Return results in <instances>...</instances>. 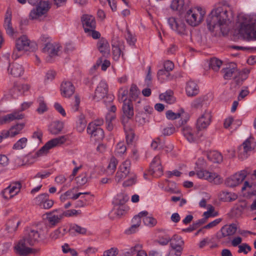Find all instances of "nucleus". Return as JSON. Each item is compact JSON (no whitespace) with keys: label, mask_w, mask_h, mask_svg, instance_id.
Returning a JSON list of instances; mask_svg holds the SVG:
<instances>
[{"label":"nucleus","mask_w":256,"mask_h":256,"mask_svg":"<svg viewBox=\"0 0 256 256\" xmlns=\"http://www.w3.org/2000/svg\"><path fill=\"white\" fill-rule=\"evenodd\" d=\"M149 172L156 177L160 176L163 174L161 161L158 155L156 156L150 163Z\"/></svg>","instance_id":"ddd939ff"},{"label":"nucleus","mask_w":256,"mask_h":256,"mask_svg":"<svg viewBox=\"0 0 256 256\" xmlns=\"http://www.w3.org/2000/svg\"><path fill=\"white\" fill-rule=\"evenodd\" d=\"M126 150V146L124 142H120L116 146V152L120 154H124Z\"/></svg>","instance_id":"e2e57ef3"},{"label":"nucleus","mask_w":256,"mask_h":256,"mask_svg":"<svg viewBox=\"0 0 256 256\" xmlns=\"http://www.w3.org/2000/svg\"><path fill=\"white\" fill-rule=\"evenodd\" d=\"M206 12L201 8H191L185 15L186 20L192 26L199 25L203 20Z\"/></svg>","instance_id":"39448f33"},{"label":"nucleus","mask_w":256,"mask_h":256,"mask_svg":"<svg viewBox=\"0 0 256 256\" xmlns=\"http://www.w3.org/2000/svg\"><path fill=\"white\" fill-rule=\"evenodd\" d=\"M140 94V92L138 90L137 86L134 84H132L130 88V98L133 100H138V102H140V100L138 98V96Z\"/></svg>","instance_id":"c03bdc74"},{"label":"nucleus","mask_w":256,"mask_h":256,"mask_svg":"<svg viewBox=\"0 0 256 256\" xmlns=\"http://www.w3.org/2000/svg\"><path fill=\"white\" fill-rule=\"evenodd\" d=\"M24 126V123H19L11 126L10 130H7L8 133V137H14L20 134Z\"/></svg>","instance_id":"7c9ffc66"},{"label":"nucleus","mask_w":256,"mask_h":256,"mask_svg":"<svg viewBox=\"0 0 256 256\" xmlns=\"http://www.w3.org/2000/svg\"><path fill=\"white\" fill-rule=\"evenodd\" d=\"M28 1L32 5L36 4L29 14L30 20L41 21L47 17L48 12L50 8L48 2L42 1V0H28Z\"/></svg>","instance_id":"f03ea898"},{"label":"nucleus","mask_w":256,"mask_h":256,"mask_svg":"<svg viewBox=\"0 0 256 256\" xmlns=\"http://www.w3.org/2000/svg\"><path fill=\"white\" fill-rule=\"evenodd\" d=\"M219 196L221 200L228 202L234 201L238 198L236 194L227 191L222 192L220 194Z\"/></svg>","instance_id":"72a5a7b5"},{"label":"nucleus","mask_w":256,"mask_h":256,"mask_svg":"<svg viewBox=\"0 0 256 256\" xmlns=\"http://www.w3.org/2000/svg\"><path fill=\"white\" fill-rule=\"evenodd\" d=\"M236 226L234 224L224 226L221 229L222 236L223 237L232 236L236 233Z\"/></svg>","instance_id":"2f4dec72"},{"label":"nucleus","mask_w":256,"mask_h":256,"mask_svg":"<svg viewBox=\"0 0 256 256\" xmlns=\"http://www.w3.org/2000/svg\"><path fill=\"white\" fill-rule=\"evenodd\" d=\"M222 72L224 74V78L225 80L234 78V77H237L239 74L236 64L234 63H232L228 66L223 68Z\"/></svg>","instance_id":"412c9836"},{"label":"nucleus","mask_w":256,"mask_h":256,"mask_svg":"<svg viewBox=\"0 0 256 256\" xmlns=\"http://www.w3.org/2000/svg\"><path fill=\"white\" fill-rule=\"evenodd\" d=\"M124 118L122 120L123 124H125V118L131 119L134 115V105L131 99L125 98L122 107Z\"/></svg>","instance_id":"4468645a"},{"label":"nucleus","mask_w":256,"mask_h":256,"mask_svg":"<svg viewBox=\"0 0 256 256\" xmlns=\"http://www.w3.org/2000/svg\"><path fill=\"white\" fill-rule=\"evenodd\" d=\"M112 52L113 58L115 60H118L121 54V50L120 47L118 46H112Z\"/></svg>","instance_id":"4d7b16f0"},{"label":"nucleus","mask_w":256,"mask_h":256,"mask_svg":"<svg viewBox=\"0 0 256 256\" xmlns=\"http://www.w3.org/2000/svg\"><path fill=\"white\" fill-rule=\"evenodd\" d=\"M8 72L13 77L18 78L24 73V68L22 64L14 62L9 64Z\"/></svg>","instance_id":"4be33fe9"},{"label":"nucleus","mask_w":256,"mask_h":256,"mask_svg":"<svg viewBox=\"0 0 256 256\" xmlns=\"http://www.w3.org/2000/svg\"><path fill=\"white\" fill-rule=\"evenodd\" d=\"M24 117V114H22L20 111L16 110L4 116L0 120V123L4 124L10 122L14 120H22Z\"/></svg>","instance_id":"a878e982"},{"label":"nucleus","mask_w":256,"mask_h":256,"mask_svg":"<svg viewBox=\"0 0 256 256\" xmlns=\"http://www.w3.org/2000/svg\"><path fill=\"white\" fill-rule=\"evenodd\" d=\"M208 158L213 162L220 163L222 161V155L217 151H212L208 153Z\"/></svg>","instance_id":"e433bc0d"},{"label":"nucleus","mask_w":256,"mask_h":256,"mask_svg":"<svg viewBox=\"0 0 256 256\" xmlns=\"http://www.w3.org/2000/svg\"><path fill=\"white\" fill-rule=\"evenodd\" d=\"M64 124L62 122H54L49 126V131L54 134H58L62 130Z\"/></svg>","instance_id":"f704fd0d"},{"label":"nucleus","mask_w":256,"mask_h":256,"mask_svg":"<svg viewBox=\"0 0 256 256\" xmlns=\"http://www.w3.org/2000/svg\"><path fill=\"white\" fill-rule=\"evenodd\" d=\"M208 28L210 31H214V28H220L221 26L224 25L222 22L219 20V18L214 14V10H212L211 12L208 14L206 20Z\"/></svg>","instance_id":"f3484780"},{"label":"nucleus","mask_w":256,"mask_h":256,"mask_svg":"<svg viewBox=\"0 0 256 256\" xmlns=\"http://www.w3.org/2000/svg\"><path fill=\"white\" fill-rule=\"evenodd\" d=\"M108 86L104 81H101L98 86L94 96V99L98 101L105 98L108 94Z\"/></svg>","instance_id":"6ab92c4d"},{"label":"nucleus","mask_w":256,"mask_h":256,"mask_svg":"<svg viewBox=\"0 0 256 256\" xmlns=\"http://www.w3.org/2000/svg\"><path fill=\"white\" fill-rule=\"evenodd\" d=\"M124 128L126 134V142L128 144H130L132 143L134 138V132L131 128L127 126L126 124H124Z\"/></svg>","instance_id":"ea45409f"},{"label":"nucleus","mask_w":256,"mask_h":256,"mask_svg":"<svg viewBox=\"0 0 256 256\" xmlns=\"http://www.w3.org/2000/svg\"><path fill=\"white\" fill-rule=\"evenodd\" d=\"M212 118L211 112L206 110L197 120L196 126L198 130L206 128L211 122Z\"/></svg>","instance_id":"dca6fc26"},{"label":"nucleus","mask_w":256,"mask_h":256,"mask_svg":"<svg viewBox=\"0 0 256 256\" xmlns=\"http://www.w3.org/2000/svg\"><path fill=\"white\" fill-rule=\"evenodd\" d=\"M62 214L63 217L64 216H76L80 214V212L78 210H68L65 212H62Z\"/></svg>","instance_id":"052dcab7"},{"label":"nucleus","mask_w":256,"mask_h":256,"mask_svg":"<svg viewBox=\"0 0 256 256\" xmlns=\"http://www.w3.org/2000/svg\"><path fill=\"white\" fill-rule=\"evenodd\" d=\"M30 86L26 84H20L17 82H14L13 87L10 90V94L12 96L14 97L19 93H24L28 92L30 89Z\"/></svg>","instance_id":"b1692460"},{"label":"nucleus","mask_w":256,"mask_h":256,"mask_svg":"<svg viewBox=\"0 0 256 256\" xmlns=\"http://www.w3.org/2000/svg\"><path fill=\"white\" fill-rule=\"evenodd\" d=\"M118 254V250L116 248H111L110 249L104 252V256H116Z\"/></svg>","instance_id":"774afa93"},{"label":"nucleus","mask_w":256,"mask_h":256,"mask_svg":"<svg viewBox=\"0 0 256 256\" xmlns=\"http://www.w3.org/2000/svg\"><path fill=\"white\" fill-rule=\"evenodd\" d=\"M170 242L171 248L183 250L184 241L181 236L177 234H174L170 238Z\"/></svg>","instance_id":"cd10ccee"},{"label":"nucleus","mask_w":256,"mask_h":256,"mask_svg":"<svg viewBox=\"0 0 256 256\" xmlns=\"http://www.w3.org/2000/svg\"><path fill=\"white\" fill-rule=\"evenodd\" d=\"M239 33L245 40H256V16L250 20L242 22Z\"/></svg>","instance_id":"20e7f679"},{"label":"nucleus","mask_w":256,"mask_h":256,"mask_svg":"<svg viewBox=\"0 0 256 256\" xmlns=\"http://www.w3.org/2000/svg\"><path fill=\"white\" fill-rule=\"evenodd\" d=\"M170 242V238L168 236H164L156 240L155 242H157L162 246H166Z\"/></svg>","instance_id":"0e129e2a"},{"label":"nucleus","mask_w":256,"mask_h":256,"mask_svg":"<svg viewBox=\"0 0 256 256\" xmlns=\"http://www.w3.org/2000/svg\"><path fill=\"white\" fill-rule=\"evenodd\" d=\"M144 224L150 228L154 226L157 224L156 220L152 216H146L143 218Z\"/></svg>","instance_id":"5fc2aeb1"},{"label":"nucleus","mask_w":256,"mask_h":256,"mask_svg":"<svg viewBox=\"0 0 256 256\" xmlns=\"http://www.w3.org/2000/svg\"><path fill=\"white\" fill-rule=\"evenodd\" d=\"M97 48L99 51L104 54H109L110 46L108 41L104 38H100L98 42Z\"/></svg>","instance_id":"473e14b6"},{"label":"nucleus","mask_w":256,"mask_h":256,"mask_svg":"<svg viewBox=\"0 0 256 256\" xmlns=\"http://www.w3.org/2000/svg\"><path fill=\"white\" fill-rule=\"evenodd\" d=\"M66 140V136H63L49 140L36 152V156H40L46 154L50 149L54 147L60 146L65 142Z\"/></svg>","instance_id":"0eeeda50"},{"label":"nucleus","mask_w":256,"mask_h":256,"mask_svg":"<svg viewBox=\"0 0 256 256\" xmlns=\"http://www.w3.org/2000/svg\"><path fill=\"white\" fill-rule=\"evenodd\" d=\"M118 163V162L116 158L112 157L110 158V163L106 170L108 174L112 175L114 173L116 169Z\"/></svg>","instance_id":"a18cd8bd"},{"label":"nucleus","mask_w":256,"mask_h":256,"mask_svg":"<svg viewBox=\"0 0 256 256\" xmlns=\"http://www.w3.org/2000/svg\"><path fill=\"white\" fill-rule=\"evenodd\" d=\"M85 32L87 33L88 36H91L94 39L99 38L100 36V34L98 32L95 30V28H92L88 32Z\"/></svg>","instance_id":"69168bd1"},{"label":"nucleus","mask_w":256,"mask_h":256,"mask_svg":"<svg viewBox=\"0 0 256 256\" xmlns=\"http://www.w3.org/2000/svg\"><path fill=\"white\" fill-rule=\"evenodd\" d=\"M59 46L52 43H47L42 48V52L48 55L47 58V61L50 62L52 58L58 56V52L59 50Z\"/></svg>","instance_id":"5701e85b"},{"label":"nucleus","mask_w":256,"mask_h":256,"mask_svg":"<svg viewBox=\"0 0 256 256\" xmlns=\"http://www.w3.org/2000/svg\"><path fill=\"white\" fill-rule=\"evenodd\" d=\"M170 76V72L164 69L160 70L157 73L158 78L161 82L168 79Z\"/></svg>","instance_id":"09e8293b"},{"label":"nucleus","mask_w":256,"mask_h":256,"mask_svg":"<svg viewBox=\"0 0 256 256\" xmlns=\"http://www.w3.org/2000/svg\"><path fill=\"white\" fill-rule=\"evenodd\" d=\"M38 108L36 111L38 114H42L47 111L48 108L44 97H39L38 99Z\"/></svg>","instance_id":"49530a36"},{"label":"nucleus","mask_w":256,"mask_h":256,"mask_svg":"<svg viewBox=\"0 0 256 256\" xmlns=\"http://www.w3.org/2000/svg\"><path fill=\"white\" fill-rule=\"evenodd\" d=\"M222 62L216 58H212L210 60V67L214 71H218L219 70Z\"/></svg>","instance_id":"8fccbe9b"},{"label":"nucleus","mask_w":256,"mask_h":256,"mask_svg":"<svg viewBox=\"0 0 256 256\" xmlns=\"http://www.w3.org/2000/svg\"><path fill=\"white\" fill-rule=\"evenodd\" d=\"M63 218L62 211L58 210L46 213V220L48 226L51 228L59 224Z\"/></svg>","instance_id":"2eb2a0df"},{"label":"nucleus","mask_w":256,"mask_h":256,"mask_svg":"<svg viewBox=\"0 0 256 256\" xmlns=\"http://www.w3.org/2000/svg\"><path fill=\"white\" fill-rule=\"evenodd\" d=\"M1 194L3 198L6 200L11 199L16 196L8 186L2 191Z\"/></svg>","instance_id":"864d4df0"},{"label":"nucleus","mask_w":256,"mask_h":256,"mask_svg":"<svg viewBox=\"0 0 256 256\" xmlns=\"http://www.w3.org/2000/svg\"><path fill=\"white\" fill-rule=\"evenodd\" d=\"M86 124V121L84 115L79 116L77 122L76 130L79 132H82L84 130Z\"/></svg>","instance_id":"de8ad7c7"},{"label":"nucleus","mask_w":256,"mask_h":256,"mask_svg":"<svg viewBox=\"0 0 256 256\" xmlns=\"http://www.w3.org/2000/svg\"><path fill=\"white\" fill-rule=\"evenodd\" d=\"M8 186L16 196L20 192L22 184L20 182H12Z\"/></svg>","instance_id":"603ef678"},{"label":"nucleus","mask_w":256,"mask_h":256,"mask_svg":"<svg viewBox=\"0 0 256 256\" xmlns=\"http://www.w3.org/2000/svg\"><path fill=\"white\" fill-rule=\"evenodd\" d=\"M68 232L70 234H74L75 232L78 234H84L86 232V229L78 224H74L70 226Z\"/></svg>","instance_id":"a19ab883"},{"label":"nucleus","mask_w":256,"mask_h":256,"mask_svg":"<svg viewBox=\"0 0 256 256\" xmlns=\"http://www.w3.org/2000/svg\"><path fill=\"white\" fill-rule=\"evenodd\" d=\"M75 88L70 82H64L61 84L62 95L65 98H70L74 92Z\"/></svg>","instance_id":"393cba45"},{"label":"nucleus","mask_w":256,"mask_h":256,"mask_svg":"<svg viewBox=\"0 0 256 256\" xmlns=\"http://www.w3.org/2000/svg\"><path fill=\"white\" fill-rule=\"evenodd\" d=\"M48 197L49 196L46 193L40 194L36 198V203L40 206L41 204L48 198Z\"/></svg>","instance_id":"6e6d98bb"},{"label":"nucleus","mask_w":256,"mask_h":256,"mask_svg":"<svg viewBox=\"0 0 256 256\" xmlns=\"http://www.w3.org/2000/svg\"><path fill=\"white\" fill-rule=\"evenodd\" d=\"M186 90L188 96H194L198 94L199 88L198 84L190 80L186 84Z\"/></svg>","instance_id":"c85d7f7f"},{"label":"nucleus","mask_w":256,"mask_h":256,"mask_svg":"<svg viewBox=\"0 0 256 256\" xmlns=\"http://www.w3.org/2000/svg\"><path fill=\"white\" fill-rule=\"evenodd\" d=\"M41 238V233L38 228L27 229L23 238L20 240L14 246V250L20 256H26L32 250V248L26 246H33L39 242Z\"/></svg>","instance_id":"f257e3e1"},{"label":"nucleus","mask_w":256,"mask_h":256,"mask_svg":"<svg viewBox=\"0 0 256 256\" xmlns=\"http://www.w3.org/2000/svg\"><path fill=\"white\" fill-rule=\"evenodd\" d=\"M136 176L134 174H130V178L123 182L124 186H129L133 185L136 182Z\"/></svg>","instance_id":"bf43d9fd"},{"label":"nucleus","mask_w":256,"mask_h":256,"mask_svg":"<svg viewBox=\"0 0 256 256\" xmlns=\"http://www.w3.org/2000/svg\"><path fill=\"white\" fill-rule=\"evenodd\" d=\"M4 26L6 34L10 36H12L14 33V31L12 24V14L11 12H9L8 10L6 14Z\"/></svg>","instance_id":"bb28decb"},{"label":"nucleus","mask_w":256,"mask_h":256,"mask_svg":"<svg viewBox=\"0 0 256 256\" xmlns=\"http://www.w3.org/2000/svg\"><path fill=\"white\" fill-rule=\"evenodd\" d=\"M196 175L200 178H203L216 184L222 182V178L217 174L210 172L206 170H202L196 172Z\"/></svg>","instance_id":"9d476101"},{"label":"nucleus","mask_w":256,"mask_h":256,"mask_svg":"<svg viewBox=\"0 0 256 256\" xmlns=\"http://www.w3.org/2000/svg\"><path fill=\"white\" fill-rule=\"evenodd\" d=\"M184 136L190 142H193L196 139L195 131L190 126H185L181 130Z\"/></svg>","instance_id":"c756f323"},{"label":"nucleus","mask_w":256,"mask_h":256,"mask_svg":"<svg viewBox=\"0 0 256 256\" xmlns=\"http://www.w3.org/2000/svg\"><path fill=\"white\" fill-rule=\"evenodd\" d=\"M160 98L161 100H164L169 104L174 103L176 100L172 91L166 92V93L160 94Z\"/></svg>","instance_id":"58836bf2"},{"label":"nucleus","mask_w":256,"mask_h":256,"mask_svg":"<svg viewBox=\"0 0 256 256\" xmlns=\"http://www.w3.org/2000/svg\"><path fill=\"white\" fill-rule=\"evenodd\" d=\"M136 120L140 124L143 125L148 122V115L145 112H138L136 116Z\"/></svg>","instance_id":"79ce46f5"},{"label":"nucleus","mask_w":256,"mask_h":256,"mask_svg":"<svg viewBox=\"0 0 256 256\" xmlns=\"http://www.w3.org/2000/svg\"><path fill=\"white\" fill-rule=\"evenodd\" d=\"M168 22L170 28L178 34H186L188 30L186 26L182 20L174 17L170 18Z\"/></svg>","instance_id":"1a4fd4ad"},{"label":"nucleus","mask_w":256,"mask_h":256,"mask_svg":"<svg viewBox=\"0 0 256 256\" xmlns=\"http://www.w3.org/2000/svg\"><path fill=\"white\" fill-rule=\"evenodd\" d=\"M37 49V45L34 42H30L26 36H22L16 41V48L14 50L12 57L17 59L23 51H34Z\"/></svg>","instance_id":"7ed1b4c3"},{"label":"nucleus","mask_w":256,"mask_h":256,"mask_svg":"<svg viewBox=\"0 0 256 256\" xmlns=\"http://www.w3.org/2000/svg\"><path fill=\"white\" fill-rule=\"evenodd\" d=\"M81 20L85 32H88L92 28H96V22L92 16L84 14L81 18Z\"/></svg>","instance_id":"aec40b11"},{"label":"nucleus","mask_w":256,"mask_h":256,"mask_svg":"<svg viewBox=\"0 0 256 256\" xmlns=\"http://www.w3.org/2000/svg\"><path fill=\"white\" fill-rule=\"evenodd\" d=\"M170 8L174 10L182 12L185 9L184 0H172Z\"/></svg>","instance_id":"c9c22d12"},{"label":"nucleus","mask_w":256,"mask_h":256,"mask_svg":"<svg viewBox=\"0 0 256 256\" xmlns=\"http://www.w3.org/2000/svg\"><path fill=\"white\" fill-rule=\"evenodd\" d=\"M76 178L78 184L81 186L84 184L88 181V178L86 174L78 176Z\"/></svg>","instance_id":"338daca9"},{"label":"nucleus","mask_w":256,"mask_h":256,"mask_svg":"<svg viewBox=\"0 0 256 256\" xmlns=\"http://www.w3.org/2000/svg\"><path fill=\"white\" fill-rule=\"evenodd\" d=\"M20 222L16 220H8L6 224V229L10 233L15 232L19 226Z\"/></svg>","instance_id":"4c0bfd02"},{"label":"nucleus","mask_w":256,"mask_h":256,"mask_svg":"<svg viewBox=\"0 0 256 256\" xmlns=\"http://www.w3.org/2000/svg\"><path fill=\"white\" fill-rule=\"evenodd\" d=\"M130 162L126 160L120 166L116 176V180L119 182L132 174L130 172Z\"/></svg>","instance_id":"f8f14e48"},{"label":"nucleus","mask_w":256,"mask_h":256,"mask_svg":"<svg viewBox=\"0 0 256 256\" xmlns=\"http://www.w3.org/2000/svg\"><path fill=\"white\" fill-rule=\"evenodd\" d=\"M93 124H88L87 127V132L96 141H100L104 137V132L101 128H96L94 127Z\"/></svg>","instance_id":"a211bd4d"},{"label":"nucleus","mask_w":256,"mask_h":256,"mask_svg":"<svg viewBox=\"0 0 256 256\" xmlns=\"http://www.w3.org/2000/svg\"><path fill=\"white\" fill-rule=\"evenodd\" d=\"M166 117L169 120H174L181 116H184L185 114L183 109H181L178 112H174L172 110H169L166 112Z\"/></svg>","instance_id":"37998d69"},{"label":"nucleus","mask_w":256,"mask_h":256,"mask_svg":"<svg viewBox=\"0 0 256 256\" xmlns=\"http://www.w3.org/2000/svg\"><path fill=\"white\" fill-rule=\"evenodd\" d=\"M248 172L245 170H241L226 178L224 184L230 188H234L241 184L246 176Z\"/></svg>","instance_id":"6e6552de"},{"label":"nucleus","mask_w":256,"mask_h":256,"mask_svg":"<svg viewBox=\"0 0 256 256\" xmlns=\"http://www.w3.org/2000/svg\"><path fill=\"white\" fill-rule=\"evenodd\" d=\"M252 140V138H248L238 147V156L239 158L244 160L248 158L249 153L254 149Z\"/></svg>","instance_id":"9b49d317"},{"label":"nucleus","mask_w":256,"mask_h":256,"mask_svg":"<svg viewBox=\"0 0 256 256\" xmlns=\"http://www.w3.org/2000/svg\"><path fill=\"white\" fill-rule=\"evenodd\" d=\"M128 200V197L126 195L120 194L116 200V204L120 206H122Z\"/></svg>","instance_id":"13d9d810"},{"label":"nucleus","mask_w":256,"mask_h":256,"mask_svg":"<svg viewBox=\"0 0 256 256\" xmlns=\"http://www.w3.org/2000/svg\"><path fill=\"white\" fill-rule=\"evenodd\" d=\"M212 10L214 14H216L219 18V20L223 24H226L228 22L231 20L233 17L230 7L226 4H218Z\"/></svg>","instance_id":"423d86ee"},{"label":"nucleus","mask_w":256,"mask_h":256,"mask_svg":"<svg viewBox=\"0 0 256 256\" xmlns=\"http://www.w3.org/2000/svg\"><path fill=\"white\" fill-rule=\"evenodd\" d=\"M248 204L245 200H240L236 204V206L237 210L240 211H242L247 208Z\"/></svg>","instance_id":"680f3d73"},{"label":"nucleus","mask_w":256,"mask_h":256,"mask_svg":"<svg viewBox=\"0 0 256 256\" xmlns=\"http://www.w3.org/2000/svg\"><path fill=\"white\" fill-rule=\"evenodd\" d=\"M28 142V139L26 138H22L20 139L13 146V148L14 150H21L26 148Z\"/></svg>","instance_id":"3c124183"}]
</instances>
